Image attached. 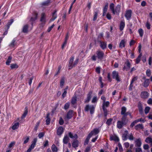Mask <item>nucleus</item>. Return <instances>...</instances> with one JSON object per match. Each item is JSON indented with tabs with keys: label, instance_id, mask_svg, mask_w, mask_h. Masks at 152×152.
Listing matches in <instances>:
<instances>
[{
	"label": "nucleus",
	"instance_id": "1",
	"mask_svg": "<svg viewBox=\"0 0 152 152\" xmlns=\"http://www.w3.org/2000/svg\"><path fill=\"white\" fill-rule=\"evenodd\" d=\"M121 5H117L115 8H114V5L113 3H111L110 5V10L112 11V13L118 15L119 13L120 12L121 10Z\"/></svg>",
	"mask_w": 152,
	"mask_h": 152
},
{
	"label": "nucleus",
	"instance_id": "2",
	"mask_svg": "<svg viewBox=\"0 0 152 152\" xmlns=\"http://www.w3.org/2000/svg\"><path fill=\"white\" fill-rule=\"evenodd\" d=\"M95 107L92 105H87L85 107V110L86 111H90L91 114L94 113V111Z\"/></svg>",
	"mask_w": 152,
	"mask_h": 152
},
{
	"label": "nucleus",
	"instance_id": "3",
	"mask_svg": "<svg viewBox=\"0 0 152 152\" xmlns=\"http://www.w3.org/2000/svg\"><path fill=\"white\" fill-rule=\"evenodd\" d=\"M112 76L113 79H115L118 81H120V78L119 77L118 73L116 71H113L112 72Z\"/></svg>",
	"mask_w": 152,
	"mask_h": 152
},
{
	"label": "nucleus",
	"instance_id": "4",
	"mask_svg": "<svg viewBox=\"0 0 152 152\" xmlns=\"http://www.w3.org/2000/svg\"><path fill=\"white\" fill-rule=\"evenodd\" d=\"M131 67V64L128 61H127L125 63L123 70L127 71L129 70Z\"/></svg>",
	"mask_w": 152,
	"mask_h": 152
},
{
	"label": "nucleus",
	"instance_id": "5",
	"mask_svg": "<svg viewBox=\"0 0 152 152\" xmlns=\"http://www.w3.org/2000/svg\"><path fill=\"white\" fill-rule=\"evenodd\" d=\"M132 13V11L131 10H128L126 11L125 16L127 20H129L131 18Z\"/></svg>",
	"mask_w": 152,
	"mask_h": 152
},
{
	"label": "nucleus",
	"instance_id": "6",
	"mask_svg": "<svg viewBox=\"0 0 152 152\" xmlns=\"http://www.w3.org/2000/svg\"><path fill=\"white\" fill-rule=\"evenodd\" d=\"M99 132V130L98 129H95L88 134V135L91 137L93 135H95L98 134Z\"/></svg>",
	"mask_w": 152,
	"mask_h": 152
},
{
	"label": "nucleus",
	"instance_id": "7",
	"mask_svg": "<svg viewBox=\"0 0 152 152\" xmlns=\"http://www.w3.org/2000/svg\"><path fill=\"white\" fill-rule=\"evenodd\" d=\"M96 53L98 59L101 60L102 59L104 55V53L102 51L98 50L96 52Z\"/></svg>",
	"mask_w": 152,
	"mask_h": 152
},
{
	"label": "nucleus",
	"instance_id": "8",
	"mask_svg": "<svg viewBox=\"0 0 152 152\" xmlns=\"http://www.w3.org/2000/svg\"><path fill=\"white\" fill-rule=\"evenodd\" d=\"M138 79V77L136 76L134 77L133 78L132 80L131 83L129 87V89L130 90H132V88L133 86V85L132 84L134 82V81H136Z\"/></svg>",
	"mask_w": 152,
	"mask_h": 152
},
{
	"label": "nucleus",
	"instance_id": "9",
	"mask_svg": "<svg viewBox=\"0 0 152 152\" xmlns=\"http://www.w3.org/2000/svg\"><path fill=\"white\" fill-rule=\"evenodd\" d=\"M135 146L136 147H140L141 146L142 144V142L140 138L136 139L135 141Z\"/></svg>",
	"mask_w": 152,
	"mask_h": 152
},
{
	"label": "nucleus",
	"instance_id": "10",
	"mask_svg": "<svg viewBox=\"0 0 152 152\" xmlns=\"http://www.w3.org/2000/svg\"><path fill=\"white\" fill-rule=\"evenodd\" d=\"M74 58V57H72L70 59L69 64V69L73 68V62Z\"/></svg>",
	"mask_w": 152,
	"mask_h": 152
},
{
	"label": "nucleus",
	"instance_id": "11",
	"mask_svg": "<svg viewBox=\"0 0 152 152\" xmlns=\"http://www.w3.org/2000/svg\"><path fill=\"white\" fill-rule=\"evenodd\" d=\"M64 129L62 126H60L57 130V134L61 135L63 133Z\"/></svg>",
	"mask_w": 152,
	"mask_h": 152
},
{
	"label": "nucleus",
	"instance_id": "12",
	"mask_svg": "<svg viewBox=\"0 0 152 152\" xmlns=\"http://www.w3.org/2000/svg\"><path fill=\"white\" fill-rule=\"evenodd\" d=\"M126 42V40L124 39L121 40L120 43L119 47L120 48H122L125 46V43Z\"/></svg>",
	"mask_w": 152,
	"mask_h": 152
},
{
	"label": "nucleus",
	"instance_id": "13",
	"mask_svg": "<svg viewBox=\"0 0 152 152\" xmlns=\"http://www.w3.org/2000/svg\"><path fill=\"white\" fill-rule=\"evenodd\" d=\"M92 94V91H90L89 92V93L87 95V98L85 101V103H88L89 101L91 99V96Z\"/></svg>",
	"mask_w": 152,
	"mask_h": 152
},
{
	"label": "nucleus",
	"instance_id": "14",
	"mask_svg": "<svg viewBox=\"0 0 152 152\" xmlns=\"http://www.w3.org/2000/svg\"><path fill=\"white\" fill-rule=\"evenodd\" d=\"M99 42L100 43V46L102 49H104L106 48L107 44L106 42L100 41H99Z\"/></svg>",
	"mask_w": 152,
	"mask_h": 152
},
{
	"label": "nucleus",
	"instance_id": "15",
	"mask_svg": "<svg viewBox=\"0 0 152 152\" xmlns=\"http://www.w3.org/2000/svg\"><path fill=\"white\" fill-rule=\"evenodd\" d=\"M141 96L143 98H146L148 96V94L146 91H144L141 92Z\"/></svg>",
	"mask_w": 152,
	"mask_h": 152
},
{
	"label": "nucleus",
	"instance_id": "16",
	"mask_svg": "<svg viewBox=\"0 0 152 152\" xmlns=\"http://www.w3.org/2000/svg\"><path fill=\"white\" fill-rule=\"evenodd\" d=\"M73 111L72 110L69 111L67 114L66 118L69 119L71 118L73 115Z\"/></svg>",
	"mask_w": 152,
	"mask_h": 152
},
{
	"label": "nucleus",
	"instance_id": "17",
	"mask_svg": "<svg viewBox=\"0 0 152 152\" xmlns=\"http://www.w3.org/2000/svg\"><path fill=\"white\" fill-rule=\"evenodd\" d=\"M37 15L38 14L36 12H34L33 16L31 18L30 21L32 22H34L37 19Z\"/></svg>",
	"mask_w": 152,
	"mask_h": 152
},
{
	"label": "nucleus",
	"instance_id": "18",
	"mask_svg": "<svg viewBox=\"0 0 152 152\" xmlns=\"http://www.w3.org/2000/svg\"><path fill=\"white\" fill-rule=\"evenodd\" d=\"M40 21L43 23H45L46 22V17L45 14L42 13L41 14V17L40 19Z\"/></svg>",
	"mask_w": 152,
	"mask_h": 152
},
{
	"label": "nucleus",
	"instance_id": "19",
	"mask_svg": "<svg viewBox=\"0 0 152 152\" xmlns=\"http://www.w3.org/2000/svg\"><path fill=\"white\" fill-rule=\"evenodd\" d=\"M129 115L130 116L131 118H132V117L131 116V115L130 113L129 112H127V113L125 115H123V116L122 118V121L123 122H124L126 121V116L127 115Z\"/></svg>",
	"mask_w": 152,
	"mask_h": 152
},
{
	"label": "nucleus",
	"instance_id": "20",
	"mask_svg": "<svg viewBox=\"0 0 152 152\" xmlns=\"http://www.w3.org/2000/svg\"><path fill=\"white\" fill-rule=\"evenodd\" d=\"M124 123L120 121H118L117 123V127L119 129H121L123 126Z\"/></svg>",
	"mask_w": 152,
	"mask_h": 152
},
{
	"label": "nucleus",
	"instance_id": "21",
	"mask_svg": "<svg viewBox=\"0 0 152 152\" xmlns=\"http://www.w3.org/2000/svg\"><path fill=\"white\" fill-rule=\"evenodd\" d=\"M126 108L125 107H123L121 108V114L122 115H125L127 113L126 112Z\"/></svg>",
	"mask_w": 152,
	"mask_h": 152
},
{
	"label": "nucleus",
	"instance_id": "22",
	"mask_svg": "<svg viewBox=\"0 0 152 152\" xmlns=\"http://www.w3.org/2000/svg\"><path fill=\"white\" fill-rule=\"evenodd\" d=\"M19 124L18 122H17L14 124L12 127V129L13 130H15L18 129L19 126Z\"/></svg>",
	"mask_w": 152,
	"mask_h": 152
},
{
	"label": "nucleus",
	"instance_id": "23",
	"mask_svg": "<svg viewBox=\"0 0 152 152\" xmlns=\"http://www.w3.org/2000/svg\"><path fill=\"white\" fill-rule=\"evenodd\" d=\"M150 82L149 79H146L145 80V81L143 83V86L145 87H148L149 84Z\"/></svg>",
	"mask_w": 152,
	"mask_h": 152
},
{
	"label": "nucleus",
	"instance_id": "24",
	"mask_svg": "<svg viewBox=\"0 0 152 152\" xmlns=\"http://www.w3.org/2000/svg\"><path fill=\"white\" fill-rule=\"evenodd\" d=\"M110 139L111 140H113L115 141H118L119 140L118 138L116 136H111L110 137Z\"/></svg>",
	"mask_w": 152,
	"mask_h": 152
},
{
	"label": "nucleus",
	"instance_id": "25",
	"mask_svg": "<svg viewBox=\"0 0 152 152\" xmlns=\"http://www.w3.org/2000/svg\"><path fill=\"white\" fill-rule=\"evenodd\" d=\"M135 128L136 130H138L140 129H142L143 128V126L142 124H139L137 125L135 127Z\"/></svg>",
	"mask_w": 152,
	"mask_h": 152
},
{
	"label": "nucleus",
	"instance_id": "26",
	"mask_svg": "<svg viewBox=\"0 0 152 152\" xmlns=\"http://www.w3.org/2000/svg\"><path fill=\"white\" fill-rule=\"evenodd\" d=\"M109 104V102L108 101L103 102L102 104L103 109H106L105 107H108Z\"/></svg>",
	"mask_w": 152,
	"mask_h": 152
},
{
	"label": "nucleus",
	"instance_id": "27",
	"mask_svg": "<svg viewBox=\"0 0 152 152\" xmlns=\"http://www.w3.org/2000/svg\"><path fill=\"white\" fill-rule=\"evenodd\" d=\"M49 116L50 114L49 113H48L47 115V116L46 118V122L47 125H49L50 123V119Z\"/></svg>",
	"mask_w": 152,
	"mask_h": 152
},
{
	"label": "nucleus",
	"instance_id": "28",
	"mask_svg": "<svg viewBox=\"0 0 152 152\" xmlns=\"http://www.w3.org/2000/svg\"><path fill=\"white\" fill-rule=\"evenodd\" d=\"M108 6V3H106L103 9V16H104L106 14Z\"/></svg>",
	"mask_w": 152,
	"mask_h": 152
},
{
	"label": "nucleus",
	"instance_id": "29",
	"mask_svg": "<svg viewBox=\"0 0 152 152\" xmlns=\"http://www.w3.org/2000/svg\"><path fill=\"white\" fill-rule=\"evenodd\" d=\"M128 133L127 131L126 130L125 131L124 133V134H123L122 136L123 139V140H126L127 139V136Z\"/></svg>",
	"mask_w": 152,
	"mask_h": 152
},
{
	"label": "nucleus",
	"instance_id": "30",
	"mask_svg": "<svg viewBox=\"0 0 152 152\" xmlns=\"http://www.w3.org/2000/svg\"><path fill=\"white\" fill-rule=\"evenodd\" d=\"M77 102V97L76 96H73L71 99V103L74 105L76 104Z\"/></svg>",
	"mask_w": 152,
	"mask_h": 152
},
{
	"label": "nucleus",
	"instance_id": "31",
	"mask_svg": "<svg viewBox=\"0 0 152 152\" xmlns=\"http://www.w3.org/2000/svg\"><path fill=\"white\" fill-rule=\"evenodd\" d=\"M69 139L68 136L66 135L65 136L63 139V143L64 144H67L69 140Z\"/></svg>",
	"mask_w": 152,
	"mask_h": 152
},
{
	"label": "nucleus",
	"instance_id": "32",
	"mask_svg": "<svg viewBox=\"0 0 152 152\" xmlns=\"http://www.w3.org/2000/svg\"><path fill=\"white\" fill-rule=\"evenodd\" d=\"M28 112V108H27V107H26L25 108V110L24 112V113L23 115H22V116H21V118L22 119H23L25 118V117L26 116Z\"/></svg>",
	"mask_w": 152,
	"mask_h": 152
},
{
	"label": "nucleus",
	"instance_id": "33",
	"mask_svg": "<svg viewBox=\"0 0 152 152\" xmlns=\"http://www.w3.org/2000/svg\"><path fill=\"white\" fill-rule=\"evenodd\" d=\"M125 26V23L124 22H121L120 25V29L121 31H122L123 30Z\"/></svg>",
	"mask_w": 152,
	"mask_h": 152
},
{
	"label": "nucleus",
	"instance_id": "34",
	"mask_svg": "<svg viewBox=\"0 0 152 152\" xmlns=\"http://www.w3.org/2000/svg\"><path fill=\"white\" fill-rule=\"evenodd\" d=\"M13 20L12 19L10 20L9 22L7 23L6 26L7 27V30L9 28L10 26L13 22Z\"/></svg>",
	"mask_w": 152,
	"mask_h": 152
},
{
	"label": "nucleus",
	"instance_id": "35",
	"mask_svg": "<svg viewBox=\"0 0 152 152\" xmlns=\"http://www.w3.org/2000/svg\"><path fill=\"white\" fill-rule=\"evenodd\" d=\"M51 149L53 152H57L58 151V149L56 146L53 144L52 145L51 147Z\"/></svg>",
	"mask_w": 152,
	"mask_h": 152
},
{
	"label": "nucleus",
	"instance_id": "36",
	"mask_svg": "<svg viewBox=\"0 0 152 152\" xmlns=\"http://www.w3.org/2000/svg\"><path fill=\"white\" fill-rule=\"evenodd\" d=\"M138 107L139 108V112L140 113L142 114L143 113V110L142 105L141 103H139L138 104Z\"/></svg>",
	"mask_w": 152,
	"mask_h": 152
},
{
	"label": "nucleus",
	"instance_id": "37",
	"mask_svg": "<svg viewBox=\"0 0 152 152\" xmlns=\"http://www.w3.org/2000/svg\"><path fill=\"white\" fill-rule=\"evenodd\" d=\"M69 137L71 138L76 139L77 137V134H75L74 136H73V134L71 132L69 133Z\"/></svg>",
	"mask_w": 152,
	"mask_h": 152
},
{
	"label": "nucleus",
	"instance_id": "38",
	"mask_svg": "<svg viewBox=\"0 0 152 152\" xmlns=\"http://www.w3.org/2000/svg\"><path fill=\"white\" fill-rule=\"evenodd\" d=\"M28 25H26L24 26L23 28V32L24 33H26L28 31Z\"/></svg>",
	"mask_w": 152,
	"mask_h": 152
},
{
	"label": "nucleus",
	"instance_id": "39",
	"mask_svg": "<svg viewBox=\"0 0 152 152\" xmlns=\"http://www.w3.org/2000/svg\"><path fill=\"white\" fill-rule=\"evenodd\" d=\"M29 139V137L26 136L25 137H24L23 139V144H26L27 143Z\"/></svg>",
	"mask_w": 152,
	"mask_h": 152
},
{
	"label": "nucleus",
	"instance_id": "40",
	"mask_svg": "<svg viewBox=\"0 0 152 152\" xmlns=\"http://www.w3.org/2000/svg\"><path fill=\"white\" fill-rule=\"evenodd\" d=\"M145 141L148 143H151L152 145V139L149 137H148L145 139Z\"/></svg>",
	"mask_w": 152,
	"mask_h": 152
},
{
	"label": "nucleus",
	"instance_id": "41",
	"mask_svg": "<svg viewBox=\"0 0 152 152\" xmlns=\"http://www.w3.org/2000/svg\"><path fill=\"white\" fill-rule=\"evenodd\" d=\"M15 40L14 39L12 41L11 43L9 45V46L11 47H13L15 44Z\"/></svg>",
	"mask_w": 152,
	"mask_h": 152
},
{
	"label": "nucleus",
	"instance_id": "42",
	"mask_svg": "<svg viewBox=\"0 0 152 152\" xmlns=\"http://www.w3.org/2000/svg\"><path fill=\"white\" fill-rule=\"evenodd\" d=\"M12 57L11 56H9L8 58V59L7 60L6 62V64L7 65H9L10 64L11 62V60L12 59Z\"/></svg>",
	"mask_w": 152,
	"mask_h": 152
},
{
	"label": "nucleus",
	"instance_id": "43",
	"mask_svg": "<svg viewBox=\"0 0 152 152\" xmlns=\"http://www.w3.org/2000/svg\"><path fill=\"white\" fill-rule=\"evenodd\" d=\"M56 10H55L53 14L52 18L51 19V20L53 21L55 20L57 18V15L56 14Z\"/></svg>",
	"mask_w": 152,
	"mask_h": 152
},
{
	"label": "nucleus",
	"instance_id": "44",
	"mask_svg": "<svg viewBox=\"0 0 152 152\" xmlns=\"http://www.w3.org/2000/svg\"><path fill=\"white\" fill-rule=\"evenodd\" d=\"M64 83V78L62 77L61 78L60 81V87L62 88Z\"/></svg>",
	"mask_w": 152,
	"mask_h": 152
},
{
	"label": "nucleus",
	"instance_id": "45",
	"mask_svg": "<svg viewBox=\"0 0 152 152\" xmlns=\"http://www.w3.org/2000/svg\"><path fill=\"white\" fill-rule=\"evenodd\" d=\"M142 56V53H140L139 56H138L136 60V63L137 64H138L140 61L141 59V57Z\"/></svg>",
	"mask_w": 152,
	"mask_h": 152
},
{
	"label": "nucleus",
	"instance_id": "46",
	"mask_svg": "<svg viewBox=\"0 0 152 152\" xmlns=\"http://www.w3.org/2000/svg\"><path fill=\"white\" fill-rule=\"evenodd\" d=\"M10 67L11 69L17 68L18 67V66L16 64H11Z\"/></svg>",
	"mask_w": 152,
	"mask_h": 152
},
{
	"label": "nucleus",
	"instance_id": "47",
	"mask_svg": "<svg viewBox=\"0 0 152 152\" xmlns=\"http://www.w3.org/2000/svg\"><path fill=\"white\" fill-rule=\"evenodd\" d=\"M138 32L141 37H142L143 34V31L142 28H140L138 30Z\"/></svg>",
	"mask_w": 152,
	"mask_h": 152
},
{
	"label": "nucleus",
	"instance_id": "48",
	"mask_svg": "<svg viewBox=\"0 0 152 152\" xmlns=\"http://www.w3.org/2000/svg\"><path fill=\"white\" fill-rule=\"evenodd\" d=\"M78 141H75L74 142L72 143V146L74 148L77 147L78 146Z\"/></svg>",
	"mask_w": 152,
	"mask_h": 152
},
{
	"label": "nucleus",
	"instance_id": "49",
	"mask_svg": "<svg viewBox=\"0 0 152 152\" xmlns=\"http://www.w3.org/2000/svg\"><path fill=\"white\" fill-rule=\"evenodd\" d=\"M146 75L148 77H149L151 75V71L150 69H148L146 72Z\"/></svg>",
	"mask_w": 152,
	"mask_h": 152
},
{
	"label": "nucleus",
	"instance_id": "50",
	"mask_svg": "<svg viewBox=\"0 0 152 152\" xmlns=\"http://www.w3.org/2000/svg\"><path fill=\"white\" fill-rule=\"evenodd\" d=\"M113 121V119L110 118L108 119L106 122V124L108 125H110L111 124Z\"/></svg>",
	"mask_w": 152,
	"mask_h": 152
},
{
	"label": "nucleus",
	"instance_id": "51",
	"mask_svg": "<svg viewBox=\"0 0 152 152\" xmlns=\"http://www.w3.org/2000/svg\"><path fill=\"white\" fill-rule=\"evenodd\" d=\"M45 135V133L44 132H42L40 133L38 135V137L39 138H41L43 137Z\"/></svg>",
	"mask_w": 152,
	"mask_h": 152
},
{
	"label": "nucleus",
	"instance_id": "52",
	"mask_svg": "<svg viewBox=\"0 0 152 152\" xmlns=\"http://www.w3.org/2000/svg\"><path fill=\"white\" fill-rule=\"evenodd\" d=\"M137 123V121H136V120H135L130 125V127L132 128Z\"/></svg>",
	"mask_w": 152,
	"mask_h": 152
},
{
	"label": "nucleus",
	"instance_id": "53",
	"mask_svg": "<svg viewBox=\"0 0 152 152\" xmlns=\"http://www.w3.org/2000/svg\"><path fill=\"white\" fill-rule=\"evenodd\" d=\"M91 137L90 136H89V135H88V136L87 137V138H86V140L85 141V144H88V142H89V140L90 139V138Z\"/></svg>",
	"mask_w": 152,
	"mask_h": 152
},
{
	"label": "nucleus",
	"instance_id": "54",
	"mask_svg": "<svg viewBox=\"0 0 152 152\" xmlns=\"http://www.w3.org/2000/svg\"><path fill=\"white\" fill-rule=\"evenodd\" d=\"M150 109V107H147L145 108V114H147L149 112Z\"/></svg>",
	"mask_w": 152,
	"mask_h": 152
},
{
	"label": "nucleus",
	"instance_id": "55",
	"mask_svg": "<svg viewBox=\"0 0 152 152\" xmlns=\"http://www.w3.org/2000/svg\"><path fill=\"white\" fill-rule=\"evenodd\" d=\"M59 124L61 125H62L64 124V120L61 117H60L59 121Z\"/></svg>",
	"mask_w": 152,
	"mask_h": 152
},
{
	"label": "nucleus",
	"instance_id": "56",
	"mask_svg": "<svg viewBox=\"0 0 152 152\" xmlns=\"http://www.w3.org/2000/svg\"><path fill=\"white\" fill-rule=\"evenodd\" d=\"M15 143V141H13L11 142L9 145L8 147L9 148H10L13 146Z\"/></svg>",
	"mask_w": 152,
	"mask_h": 152
},
{
	"label": "nucleus",
	"instance_id": "57",
	"mask_svg": "<svg viewBox=\"0 0 152 152\" xmlns=\"http://www.w3.org/2000/svg\"><path fill=\"white\" fill-rule=\"evenodd\" d=\"M97 13L96 12H95L93 20L95 21L97 19Z\"/></svg>",
	"mask_w": 152,
	"mask_h": 152
},
{
	"label": "nucleus",
	"instance_id": "58",
	"mask_svg": "<svg viewBox=\"0 0 152 152\" xmlns=\"http://www.w3.org/2000/svg\"><path fill=\"white\" fill-rule=\"evenodd\" d=\"M79 59L78 58H77L75 61L74 62L73 65V67L75 66L77 64L78 62Z\"/></svg>",
	"mask_w": 152,
	"mask_h": 152
},
{
	"label": "nucleus",
	"instance_id": "59",
	"mask_svg": "<svg viewBox=\"0 0 152 152\" xmlns=\"http://www.w3.org/2000/svg\"><path fill=\"white\" fill-rule=\"evenodd\" d=\"M101 68L99 67H98L96 68V72L98 74H99L100 72Z\"/></svg>",
	"mask_w": 152,
	"mask_h": 152
},
{
	"label": "nucleus",
	"instance_id": "60",
	"mask_svg": "<svg viewBox=\"0 0 152 152\" xmlns=\"http://www.w3.org/2000/svg\"><path fill=\"white\" fill-rule=\"evenodd\" d=\"M48 141V140H46L44 144L43 145L44 147L48 146L49 145Z\"/></svg>",
	"mask_w": 152,
	"mask_h": 152
},
{
	"label": "nucleus",
	"instance_id": "61",
	"mask_svg": "<svg viewBox=\"0 0 152 152\" xmlns=\"http://www.w3.org/2000/svg\"><path fill=\"white\" fill-rule=\"evenodd\" d=\"M97 98L96 96H95L93 98L92 100V103L95 102L97 101Z\"/></svg>",
	"mask_w": 152,
	"mask_h": 152
},
{
	"label": "nucleus",
	"instance_id": "62",
	"mask_svg": "<svg viewBox=\"0 0 152 152\" xmlns=\"http://www.w3.org/2000/svg\"><path fill=\"white\" fill-rule=\"evenodd\" d=\"M69 103H66L64 107V109H67L69 108Z\"/></svg>",
	"mask_w": 152,
	"mask_h": 152
},
{
	"label": "nucleus",
	"instance_id": "63",
	"mask_svg": "<svg viewBox=\"0 0 152 152\" xmlns=\"http://www.w3.org/2000/svg\"><path fill=\"white\" fill-rule=\"evenodd\" d=\"M106 18L109 20H110L111 18V15L109 13H107L106 15Z\"/></svg>",
	"mask_w": 152,
	"mask_h": 152
},
{
	"label": "nucleus",
	"instance_id": "64",
	"mask_svg": "<svg viewBox=\"0 0 152 152\" xmlns=\"http://www.w3.org/2000/svg\"><path fill=\"white\" fill-rule=\"evenodd\" d=\"M136 152H142V150L141 148H136L135 149Z\"/></svg>",
	"mask_w": 152,
	"mask_h": 152
}]
</instances>
